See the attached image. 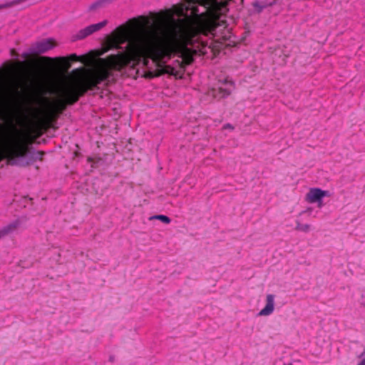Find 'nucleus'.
Returning <instances> with one entry per match:
<instances>
[{
    "instance_id": "nucleus-1",
    "label": "nucleus",
    "mask_w": 365,
    "mask_h": 365,
    "mask_svg": "<svg viewBox=\"0 0 365 365\" xmlns=\"http://www.w3.org/2000/svg\"><path fill=\"white\" fill-rule=\"evenodd\" d=\"M229 1L183 0L173 6V11L184 19L170 21L167 26L168 37L165 38H161L155 29H146L140 36L133 37L137 29L148 24L145 16L131 19L119 26L107 37L108 48L119 49L121 44L128 43L125 52L111 54L104 58L115 56L112 63L107 64L108 78L112 70L120 71L132 61L138 62L141 58L145 64L150 58L157 67L161 68L154 76L165 73L174 75V68L163 66V61L175 54L181 58L178 63L180 68L185 69L192 63L195 55H204L207 49L212 48L209 40L215 36L217 20L227 11Z\"/></svg>"
},
{
    "instance_id": "nucleus-2",
    "label": "nucleus",
    "mask_w": 365,
    "mask_h": 365,
    "mask_svg": "<svg viewBox=\"0 0 365 365\" xmlns=\"http://www.w3.org/2000/svg\"><path fill=\"white\" fill-rule=\"evenodd\" d=\"M115 58V56H110L108 59L98 58L94 68L76 71L81 73L79 78L74 81L64 82L53 90V93L58 97L53 101L50 102L48 98L41 97L39 99L48 103V106L33 125L32 131L36 137H40L45 131L53 128V123L68 106L73 105L88 90H92L108 79L107 64L109 62L112 63Z\"/></svg>"
},
{
    "instance_id": "nucleus-3",
    "label": "nucleus",
    "mask_w": 365,
    "mask_h": 365,
    "mask_svg": "<svg viewBox=\"0 0 365 365\" xmlns=\"http://www.w3.org/2000/svg\"><path fill=\"white\" fill-rule=\"evenodd\" d=\"M30 143L31 142L24 138H2L0 140V162L6 159L8 165H15L16 158L24 157L27 154Z\"/></svg>"
},
{
    "instance_id": "nucleus-4",
    "label": "nucleus",
    "mask_w": 365,
    "mask_h": 365,
    "mask_svg": "<svg viewBox=\"0 0 365 365\" xmlns=\"http://www.w3.org/2000/svg\"><path fill=\"white\" fill-rule=\"evenodd\" d=\"M88 57L86 56H78L76 54H71L68 57H57L52 58L47 56H41L38 58H34L29 61H18L16 65L19 68L25 70L26 76L33 77L36 75L37 68L40 64L48 63L51 64L53 61H57L61 63V66L66 68L71 66L70 61H81L86 63L88 61Z\"/></svg>"
},
{
    "instance_id": "nucleus-5",
    "label": "nucleus",
    "mask_w": 365,
    "mask_h": 365,
    "mask_svg": "<svg viewBox=\"0 0 365 365\" xmlns=\"http://www.w3.org/2000/svg\"><path fill=\"white\" fill-rule=\"evenodd\" d=\"M56 42L53 38H48L36 42L33 45V51L36 53H43L54 48Z\"/></svg>"
},
{
    "instance_id": "nucleus-6",
    "label": "nucleus",
    "mask_w": 365,
    "mask_h": 365,
    "mask_svg": "<svg viewBox=\"0 0 365 365\" xmlns=\"http://www.w3.org/2000/svg\"><path fill=\"white\" fill-rule=\"evenodd\" d=\"M108 21L104 20L100 23L90 25L83 29L81 30L78 34L77 38L79 39H83L88 36L93 34L96 31L101 30L103 27H104L107 24Z\"/></svg>"
},
{
    "instance_id": "nucleus-7",
    "label": "nucleus",
    "mask_w": 365,
    "mask_h": 365,
    "mask_svg": "<svg viewBox=\"0 0 365 365\" xmlns=\"http://www.w3.org/2000/svg\"><path fill=\"white\" fill-rule=\"evenodd\" d=\"M327 194V192L322 190L319 188H312L306 195L307 200L310 203H314L320 201Z\"/></svg>"
},
{
    "instance_id": "nucleus-8",
    "label": "nucleus",
    "mask_w": 365,
    "mask_h": 365,
    "mask_svg": "<svg viewBox=\"0 0 365 365\" xmlns=\"http://www.w3.org/2000/svg\"><path fill=\"white\" fill-rule=\"evenodd\" d=\"M274 296L273 294H267L266 299L265 307L258 313L259 316H268L274 311Z\"/></svg>"
},
{
    "instance_id": "nucleus-9",
    "label": "nucleus",
    "mask_w": 365,
    "mask_h": 365,
    "mask_svg": "<svg viewBox=\"0 0 365 365\" xmlns=\"http://www.w3.org/2000/svg\"><path fill=\"white\" fill-rule=\"evenodd\" d=\"M232 86V83H230L229 88H224L220 86L217 88H212L211 91V94L215 98H223L228 96L231 93V87Z\"/></svg>"
},
{
    "instance_id": "nucleus-10",
    "label": "nucleus",
    "mask_w": 365,
    "mask_h": 365,
    "mask_svg": "<svg viewBox=\"0 0 365 365\" xmlns=\"http://www.w3.org/2000/svg\"><path fill=\"white\" fill-rule=\"evenodd\" d=\"M277 0H272V1L267 2L263 0H257L254 3L255 8L257 10L258 12H260L263 9L267 6H272L275 4Z\"/></svg>"
},
{
    "instance_id": "nucleus-11",
    "label": "nucleus",
    "mask_w": 365,
    "mask_h": 365,
    "mask_svg": "<svg viewBox=\"0 0 365 365\" xmlns=\"http://www.w3.org/2000/svg\"><path fill=\"white\" fill-rule=\"evenodd\" d=\"M149 220H159L165 225H168L170 222V219L168 217H167L165 215H155V216L150 217L149 218Z\"/></svg>"
},
{
    "instance_id": "nucleus-12",
    "label": "nucleus",
    "mask_w": 365,
    "mask_h": 365,
    "mask_svg": "<svg viewBox=\"0 0 365 365\" xmlns=\"http://www.w3.org/2000/svg\"><path fill=\"white\" fill-rule=\"evenodd\" d=\"M6 109V105H5V98L4 96L0 95V111L4 112Z\"/></svg>"
},
{
    "instance_id": "nucleus-13",
    "label": "nucleus",
    "mask_w": 365,
    "mask_h": 365,
    "mask_svg": "<svg viewBox=\"0 0 365 365\" xmlns=\"http://www.w3.org/2000/svg\"><path fill=\"white\" fill-rule=\"evenodd\" d=\"M13 230H0V240L9 235Z\"/></svg>"
},
{
    "instance_id": "nucleus-14",
    "label": "nucleus",
    "mask_w": 365,
    "mask_h": 365,
    "mask_svg": "<svg viewBox=\"0 0 365 365\" xmlns=\"http://www.w3.org/2000/svg\"><path fill=\"white\" fill-rule=\"evenodd\" d=\"M223 129H229L230 130H234V127L231 124L227 123L223 126Z\"/></svg>"
},
{
    "instance_id": "nucleus-15",
    "label": "nucleus",
    "mask_w": 365,
    "mask_h": 365,
    "mask_svg": "<svg viewBox=\"0 0 365 365\" xmlns=\"http://www.w3.org/2000/svg\"><path fill=\"white\" fill-rule=\"evenodd\" d=\"M37 155L39 156V159L42 160V157L44 155V153L43 151H38L37 153Z\"/></svg>"
},
{
    "instance_id": "nucleus-16",
    "label": "nucleus",
    "mask_w": 365,
    "mask_h": 365,
    "mask_svg": "<svg viewBox=\"0 0 365 365\" xmlns=\"http://www.w3.org/2000/svg\"><path fill=\"white\" fill-rule=\"evenodd\" d=\"M115 361V356L111 355L109 356V361L113 362Z\"/></svg>"
},
{
    "instance_id": "nucleus-17",
    "label": "nucleus",
    "mask_w": 365,
    "mask_h": 365,
    "mask_svg": "<svg viewBox=\"0 0 365 365\" xmlns=\"http://www.w3.org/2000/svg\"><path fill=\"white\" fill-rule=\"evenodd\" d=\"M106 1H108V0H101L100 1H98V3H96V5L100 6V5H101L103 2H106Z\"/></svg>"
},
{
    "instance_id": "nucleus-18",
    "label": "nucleus",
    "mask_w": 365,
    "mask_h": 365,
    "mask_svg": "<svg viewBox=\"0 0 365 365\" xmlns=\"http://www.w3.org/2000/svg\"><path fill=\"white\" fill-rule=\"evenodd\" d=\"M11 53H12V55H16V53L14 49L11 50Z\"/></svg>"
},
{
    "instance_id": "nucleus-19",
    "label": "nucleus",
    "mask_w": 365,
    "mask_h": 365,
    "mask_svg": "<svg viewBox=\"0 0 365 365\" xmlns=\"http://www.w3.org/2000/svg\"><path fill=\"white\" fill-rule=\"evenodd\" d=\"M24 57L27 58L28 57V54H24Z\"/></svg>"
},
{
    "instance_id": "nucleus-20",
    "label": "nucleus",
    "mask_w": 365,
    "mask_h": 365,
    "mask_svg": "<svg viewBox=\"0 0 365 365\" xmlns=\"http://www.w3.org/2000/svg\"><path fill=\"white\" fill-rule=\"evenodd\" d=\"M284 365H293V364L292 363H289V364H284Z\"/></svg>"
}]
</instances>
